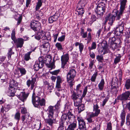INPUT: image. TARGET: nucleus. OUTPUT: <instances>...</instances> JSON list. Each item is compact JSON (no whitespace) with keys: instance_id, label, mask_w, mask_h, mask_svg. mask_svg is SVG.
I'll use <instances>...</instances> for the list:
<instances>
[{"instance_id":"nucleus-21","label":"nucleus","mask_w":130,"mask_h":130,"mask_svg":"<svg viewBox=\"0 0 130 130\" xmlns=\"http://www.w3.org/2000/svg\"><path fill=\"white\" fill-rule=\"evenodd\" d=\"M76 125V122L72 123L69 125L67 130H74L77 128Z\"/></svg>"},{"instance_id":"nucleus-23","label":"nucleus","mask_w":130,"mask_h":130,"mask_svg":"<svg viewBox=\"0 0 130 130\" xmlns=\"http://www.w3.org/2000/svg\"><path fill=\"white\" fill-rule=\"evenodd\" d=\"M75 45L77 46L79 45V51L81 53H82L84 48V45L82 43H79L78 42H76L75 44Z\"/></svg>"},{"instance_id":"nucleus-50","label":"nucleus","mask_w":130,"mask_h":130,"mask_svg":"<svg viewBox=\"0 0 130 130\" xmlns=\"http://www.w3.org/2000/svg\"><path fill=\"white\" fill-rule=\"evenodd\" d=\"M65 36L62 35L60 37H59L58 39V40L59 41L62 42L64 41L65 39Z\"/></svg>"},{"instance_id":"nucleus-20","label":"nucleus","mask_w":130,"mask_h":130,"mask_svg":"<svg viewBox=\"0 0 130 130\" xmlns=\"http://www.w3.org/2000/svg\"><path fill=\"white\" fill-rule=\"evenodd\" d=\"M125 111L123 110H122L121 112L120 115V117L121 118V126H122L125 122Z\"/></svg>"},{"instance_id":"nucleus-30","label":"nucleus","mask_w":130,"mask_h":130,"mask_svg":"<svg viewBox=\"0 0 130 130\" xmlns=\"http://www.w3.org/2000/svg\"><path fill=\"white\" fill-rule=\"evenodd\" d=\"M96 17L94 15H92L91 18L89 20V24L90 26L91 25L93 22L96 20Z\"/></svg>"},{"instance_id":"nucleus-8","label":"nucleus","mask_w":130,"mask_h":130,"mask_svg":"<svg viewBox=\"0 0 130 130\" xmlns=\"http://www.w3.org/2000/svg\"><path fill=\"white\" fill-rule=\"evenodd\" d=\"M15 29H13L12 30L11 34V38L16 43V46L17 48H21L23 47L24 43V39L21 38H18L17 39L15 36Z\"/></svg>"},{"instance_id":"nucleus-4","label":"nucleus","mask_w":130,"mask_h":130,"mask_svg":"<svg viewBox=\"0 0 130 130\" xmlns=\"http://www.w3.org/2000/svg\"><path fill=\"white\" fill-rule=\"evenodd\" d=\"M51 62V59L47 57L43 59L41 57H39L38 61L35 62L34 66V69L35 71H38L40 69L42 68L45 63L47 65L50 64Z\"/></svg>"},{"instance_id":"nucleus-52","label":"nucleus","mask_w":130,"mask_h":130,"mask_svg":"<svg viewBox=\"0 0 130 130\" xmlns=\"http://www.w3.org/2000/svg\"><path fill=\"white\" fill-rule=\"evenodd\" d=\"M61 68L63 69H64L65 68L67 67V62L61 61Z\"/></svg>"},{"instance_id":"nucleus-54","label":"nucleus","mask_w":130,"mask_h":130,"mask_svg":"<svg viewBox=\"0 0 130 130\" xmlns=\"http://www.w3.org/2000/svg\"><path fill=\"white\" fill-rule=\"evenodd\" d=\"M109 98L108 97H106L103 100L102 104V106H104L105 104L106 103L108 100Z\"/></svg>"},{"instance_id":"nucleus-49","label":"nucleus","mask_w":130,"mask_h":130,"mask_svg":"<svg viewBox=\"0 0 130 130\" xmlns=\"http://www.w3.org/2000/svg\"><path fill=\"white\" fill-rule=\"evenodd\" d=\"M106 46H105L104 47H99L98 49V51L100 53H102L103 52L104 49H105L106 47Z\"/></svg>"},{"instance_id":"nucleus-11","label":"nucleus","mask_w":130,"mask_h":130,"mask_svg":"<svg viewBox=\"0 0 130 130\" xmlns=\"http://www.w3.org/2000/svg\"><path fill=\"white\" fill-rule=\"evenodd\" d=\"M41 24L39 21L35 20L32 21L31 22V28L35 31H38L41 27Z\"/></svg>"},{"instance_id":"nucleus-7","label":"nucleus","mask_w":130,"mask_h":130,"mask_svg":"<svg viewBox=\"0 0 130 130\" xmlns=\"http://www.w3.org/2000/svg\"><path fill=\"white\" fill-rule=\"evenodd\" d=\"M19 83L13 79L10 80L9 85V87L8 91V95L13 97L15 95L16 90L18 87Z\"/></svg>"},{"instance_id":"nucleus-9","label":"nucleus","mask_w":130,"mask_h":130,"mask_svg":"<svg viewBox=\"0 0 130 130\" xmlns=\"http://www.w3.org/2000/svg\"><path fill=\"white\" fill-rule=\"evenodd\" d=\"M130 92L127 91L122 93L118 96L117 98L118 100L122 101V104L127 100H130Z\"/></svg>"},{"instance_id":"nucleus-61","label":"nucleus","mask_w":130,"mask_h":130,"mask_svg":"<svg viewBox=\"0 0 130 130\" xmlns=\"http://www.w3.org/2000/svg\"><path fill=\"white\" fill-rule=\"evenodd\" d=\"M36 14H38L41 17H42L43 15V13L41 11L39 10L36 12Z\"/></svg>"},{"instance_id":"nucleus-43","label":"nucleus","mask_w":130,"mask_h":130,"mask_svg":"<svg viewBox=\"0 0 130 130\" xmlns=\"http://www.w3.org/2000/svg\"><path fill=\"white\" fill-rule=\"evenodd\" d=\"M28 119L26 118L25 115H23L21 116V120L22 122H24V123H26L27 122Z\"/></svg>"},{"instance_id":"nucleus-25","label":"nucleus","mask_w":130,"mask_h":130,"mask_svg":"<svg viewBox=\"0 0 130 130\" xmlns=\"http://www.w3.org/2000/svg\"><path fill=\"white\" fill-rule=\"evenodd\" d=\"M77 119L79 122V127L82 126H86V123L82 117H78Z\"/></svg>"},{"instance_id":"nucleus-12","label":"nucleus","mask_w":130,"mask_h":130,"mask_svg":"<svg viewBox=\"0 0 130 130\" xmlns=\"http://www.w3.org/2000/svg\"><path fill=\"white\" fill-rule=\"evenodd\" d=\"M67 115L66 114H63L61 116V121L59 125L63 127H66L68 125V123L66 120H67Z\"/></svg>"},{"instance_id":"nucleus-32","label":"nucleus","mask_w":130,"mask_h":130,"mask_svg":"<svg viewBox=\"0 0 130 130\" xmlns=\"http://www.w3.org/2000/svg\"><path fill=\"white\" fill-rule=\"evenodd\" d=\"M19 71L21 74L22 75H25L26 72V71L25 68H18Z\"/></svg>"},{"instance_id":"nucleus-60","label":"nucleus","mask_w":130,"mask_h":130,"mask_svg":"<svg viewBox=\"0 0 130 130\" xmlns=\"http://www.w3.org/2000/svg\"><path fill=\"white\" fill-rule=\"evenodd\" d=\"M129 118L128 117H127V116H126V123L127 125L130 127V120L129 119Z\"/></svg>"},{"instance_id":"nucleus-57","label":"nucleus","mask_w":130,"mask_h":130,"mask_svg":"<svg viewBox=\"0 0 130 130\" xmlns=\"http://www.w3.org/2000/svg\"><path fill=\"white\" fill-rule=\"evenodd\" d=\"M125 23L123 21H120L119 22L118 26L124 27Z\"/></svg>"},{"instance_id":"nucleus-40","label":"nucleus","mask_w":130,"mask_h":130,"mask_svg":"<svg viewBox=\"0 0 130 130\" xmlns=\"http://www.w3.org/2000/svg\"><path fill=\"white\" fill-rule=\"evenodd\" d=\"M31 52H29L26 54L24 56V58L26 61L28 60L30 58V55Z\"/></svg>"},{"instance_id":"nucleus-44","label":"nucleus","mask_w":130,"mask_h":130,"mask_svg":"<svg viewBox=\"0 0 130 130\" xmlns=\"http://www.w3.org/2000/svg\"><path fill=\"white\" fill-rule=\"evenodd\" d=\"M121 56L119 55L116 57V58L114 60V63L116 64L120 61V60Z\"/></svg>"},{"instance_id":"nucleus-26","label":"nucleus","mask_w":130,"mask_h":130,"mask_svg":"<svg viewBox=\"0 0 130 130\" xmlns=\"http://www.w3.org/2000/svg\"><path fill=\"white\" fill-rule=\"evenodd\" d=\"M82 98H81L79 99L73 101L74 106H75L78 107L82 104Z\"/></svg>"},{"instance_id":"nucleus-14","label":"nucleus","mask_w":130,"mask_h":130,"mask_svg":"<svg viewBox=\"0 0 130 130\" xmlns=\"http://www.w3.org/2000/svg\"><path fill=\"white\" fill-rule=\"evenodd\" d=\"M71 110H70L67 113L68 119L70 123H74L76 122L75 121V117L74 115L73 114L71 111Z\"/></svg>"},{"instance_id":"nucleus-28","label":"nucleus","mask_w":130,"mask_h":130,"mask_svg":"<svg viewBox=\"0 0 130 130\" xmlns=\"http://www.w3.org/2000/svg\"><path fill=\"white\" fill-rule=\"evenodd\" d=\"M60 13L58 11H56L55 14L52 16L54 20L55 21H57L58 19V18L60 16Z\"/></svg>"},{"instance_id":"nucleus-47","label":"nucleus","mask_w":130,"mask_h":130,"mask_svg":"<svg viewBox=\"0 0 130 130\" xmlns=\"http://www.w3.org/2000/svg\"><path fill=\"white\" fill-rule=\"evenodd\" d=\"M48 118L49 119L47 120V122L50 125H52L53 123V121L52 119L53 118Z\"/></svg>"},{"instance_id":"nucleus-1","label":"nucleus","mask_w":130,"mask_h":130,"mask_svg":"<svg viewBox=\"0 0 130 130\" xmlns=\"http://www.w3.org/2000/svg\"><path fill=\"white\" fill-rule=\"evenodd\" d=\"M127 0H121L120 1V7L119 12L117 14V11L113 10L111 14L109 13L105 17V22H106L109 21L108 23L112 25L116 18L117 20H119L121 17L123 15V14L124 12L125 9L126 7V3Z\"/></svg>"},{"instance_id":"nucleus-13","label":"nucleus","mask_w":130,"mask_h":130,"mask_svg":"<svg viewBox=\"0 0 130 130\" xmlns=\"http://www.w3.org/2000/svg\"><path fill=\"white\" fill-rule=\"evenodd\" d=\"M29 93V92L26 93L25 92H21L20 95L18 96V98L22 101L24 102L26 100Z\"/></svg>"},{"instance_id":"nucleus-42","label":"nucleus","mask_w":130,"mask_h":130,"mask_svg":"<svg viewBox=\"0 0 130 130\" xmlns=\"http://www.w3.org/2000/svg\"><path fill=\"white\" fill-rule=\"evenodd\" d=\"M122 71L120 70L119 71L118 73V75L117 77L119 79L120 82H121L122 80Z\"/></svg>"},{"instance_id":"nucleus-48","label":"nucleus","mask_w":130,"mask_h":130,"mask_svg":"<svg viewBox=\"0 0 130 130\" xmlns=\"http://www.w3.org/2000/svg\"><path fill=\"white\" fill-rule=\"evenodd\" d=\"M88 87L87 86H86L83 91L82 96L83 97H84L86 95Z\"/></svg>"},{"instance_id":"nucleus-46","label":"nucleus","mask_w":130,"mask_h":130,"mask_svg":"<svg viewBox=\"0 0 130 130\" xmlns=\"http://www.w3.org/2000/svg\"><path fill=\"white\" fill-rule=\"evenodd\" d=\"M96 59L99 62H102L103 60V56L102 55H97L96 57Z\"/></svg>"},{"instance_id":"nucleus-62","label":"nucleus","mask_w":130,"mask_h":130,"mask_svg":"<svg viewBox=\"0 0 130 130\" xmlns=\"http://www.w3.org/2000/svg\"><path fill=\"white\" fill-rule=\"evenodd\" d=\"M101 31V29H99L97 31L96 34V36L99 38V37L100 36V33Z\"/></svg>"},{"instance_id":"nucleus-51","label":"nucleus","mask_w":130,"mask_h":130,"mask_svg":"<svg viewBox=\"0 0 130 130\" xmlns=\"http://www.w3.org/2000/svg\"><path fill=\"white\" fill-rule=\"evenodd\" d=\"M60 70L58 69L55 70L53 71L50 72V73L52 75H57L59 72Z\"/></svg>"},{"instance_id":"nucleus-15","label":"nucleus","mask_w":130,"mask_h":130,"mask_svg":"<svg viewBox=\"0 0 130 130\" xmlns=\"http://www.w3.org/2000/svg\"><path fill=\"white\" fill-rule=\"evenodd\" d=\"M55 108L54 106H49L47 111L48 112V117L52 118L53 117V115L54 111H55V110L54 109Z\"/></svg>"},{"instance_id":"nucleus-39","label":"nucleus","mask_w":130,"mask_h":130,"mask_svg":"<svg viewBox=\"0 0 130 130\" xmlns=\"http://www.w3.org/2000/svg\"><path fill=\"white\" fill-rule=\"evenodd\" d=\"M55 46L57 48L58 50H63L62 45L59 43H57L55 44Z\"/></svg>"},{"instance_id":"nucleus-10","label":"nucleus","mask_w":130,"mask_h":130,"mask_svg":"<svg viewBox=\"0 0 130 130\" xmlns=\"http://www.w3.org/2000/svg\"><path fill=\"white\" fill-rule=\"evenodd\" d=\"M105 4L103 3H99L95 10V12L100 16L102 15L104 13L105 10Z\"/></svg>"},{"instance_id":"nucleus-6","label":"nucleus","mask_w":130,"mask_h":130,"mask_svg":"<svg viewBox=\"0 0 130 130\" xmlns=\"http://www.w3.org/2000/svg\"><path fill=\"white\" fill-rule=\"evenodd\" d=\"M76 72L75 70L73 69H70L67 75V81L71 88H72L74 84V78L76 76Z\"/></svg>"},{"instance_id":"nucleus-34","label":"nucleus","mask_w":130,"mask_h":130,"mask_svg":"<svg viewBox=\"0 0 130 130\" xmlns=\"http://www.w3.org/2000/svg\"><path fill=\"white\" fill-rule=\"evenodd\" d=\"M98 74V72H96L94 74L91 76L90 78L92 82H95L96 76Z\"/></svg>"},{"instance_id":"nucleus-37","label":"nucleus","mask_w":130,"mask_h":130,"mask_svg":"<svg viewBox=\"0 0 130 130\" xmlns=\"http://www.w3.org/2000/svg\"><path fill=\"white\" fill-rule=\"evenodd\" d=\"M96 43L95 42H93L91 44V47H89L88 48L89 50L95 49L96 48Z\"/></svg>"},{"instance_id":"nucleus-18","label":"nucleus","mask_w":130,"mask_h":130,"mask_svg":"<svg viewBox=\"0 0 130 130\" xmlns=\"http://www.w3.org/2000/svg\"><path fill=\"white\" fill-rule=\"evenodd\" d=\"M87 1V0H80L77 4V9L83 8L86 4Z\"/></svg>"},{"instance_id":"nucleus-36","label":"nucleus","mask_w":130,"mask_h":130,"mask_svg":"<svg viewBox=\"0 0 130 130\" xmlns=\"http://www.w3.org/2000/svg\"><path fill=\"white\" fill-rule=\"evenodd\" d=\"M125 86L126 89H128L130 88V79H128L126 81Z\"/></svg>"},{"instance_id":"nucleus-56","label":"nucleus","mask_w":130,"mask_h":130,"mask_svg":"<svg viewBox=\"0 0 130 130\" xmlns=\"http://www.w3.org/2000/svg\"><path fill=\"white\" fill-rule=\"evenodd\" d=\"M95 62L94 60H92L90 62L89 64V67L90 69L92 68L93 66V65Z\"/></svg>"},{"instance_id":"nucleus-58","label":"nucleus","mask_w":130,"mask_h":130,"mask_svg":"<svg viewBox=\"0 0 130 130\" xmlns=\"http://www.w3.org/2000/svg\"><path fill=\"white\" fill-rule=\"evenodd\" d=\"M48 21L50 23H52L54 21H55L54 20L52 16L50 17L48 19Z\"/></svg>"},{"instance_id":"nucleus-59","label":"nucleus","mask_w":130,"mask_h":130,"mask_svg":"<svg viewBox=\"0 0 130 130\" xmlns=\"http://www.w3.org/2000/svg\"><path fill=\"white\" fill-rule=\"evenodd\" d=\"M21 113L22 114H24L26 112V110L24 107H21Z\"/></svg>"},{"instance_id":"nucleus-19","label":"nucleus","mask_w":130,"mask_h":130,"mask_svg":"<svg viewBox=\"0 0 130 130\" xmlns=\"http://www.w3.org/2000/svg\"><path fill=\"white\" fill-rule=\"evenodd\" d=\"M71 98L73 101L81 98L79 97V95L77 94L75 92L73 91H71Z\"/></svg>"},{"instance_id":"nucleus-16","label":"nucleus","mask_w":130,"mask_h":130,"mask_svg":"<svg viewBox=\"0 0 130 130\" xmlns=\"http://www.w3.org/2000/svg\"><path fill=\"white\" fill-rule=\"evenodd\" d=\"M123 29L124 27L118 26L116 27V29L114 32L116 36H119L121 34H123Z\"/></svg>"},{"instance_id":"nucleus-38","label":"nucleus","mask_w":130,"mask_h":130,"mask_svg":"<svg viewBox=\"0 0 130 130\" xmlns=\"http://www.w3.org/2000/svg\"><path fill=\"white\" fill-rule=\"evenodd\" d=\"M78 13V15H79L82 16L83 14L84 13V10L83 8L81 9H77Z\"/></svg>"},{"instance_id":"nucleus-5","label":"nucleus","mask_w":130,"mask_h":130,"mask_svg":"<svg viewBox=\"0 0 130 130\" xmlns=\"http://www.w3.org/2000/svg\"><path fill=\"white\" fill-rule=\"evenodd\" d=\"M32 102L34 106L38 108H40V106H45V100L36 95L35 93H33L32 95Z\"/></svg>"},{"instance_id":"nucleus-53","label":"nucleus","mask_w":130,"mask_h":130,"mask_svg":"<svg viewBox=\"0 0 130 130\" xmlns=\"http://www.w3.org/2000/svg\"><path fill=\"white\" fill-rule=\"evenodd\" d=\"M56 82L61 83L62 82V78L60 76H58L57 77Z\"/></svg>"},{"instance_id":"nucleus-45","label":"nucleus","mask_w":130,"mask_h":130,"mask_svg":"<svg viewBox=\"0 0 130 130\" xmlns=\"http://www.w3.org/2000/svg\"><path fill=\"white\" fill-rule=\"evenodd\" d=\"M17 15L19 16L18 17V19H17L18 22L17 23V25H18L20 24L21 22L22 19V16H20V15L18 14H17Z\"/></svg>"},{"instance_id":"nucleus-64","label":"nucleus","mask_w":130,"mask_h":130,"mask_svg":"<svg viewBox=\"0 0 130 130\" xmlns=\"http://www.w3.org/2000/svg\"><path fill=\"white\" fill-rule=\"evenodd\" d=\"M80 130H87L86 126H82L79 127Z\"/></svg>"},{"instance_id":"nucleus-22","label":"nucleus","mask_w":130,"mask_h":130,"mask_svg":"<svg viewBox=\"0 0 130 130\" xmlns=\"http://www.w3.org/2000/svg\"><path fill=\"white\" fill-rule=\"evenodd\" d=\"M69 59V57L68 54H66L62 56L61 57V61L67 62Z\"/></svg>"},{"instance_id":"nucleus-41","label":"nucleus","mask_w":130,"mask_h":130,"mask_svg":"<svg viewBox=\"0 0 130 130\" xmlns=\"http://www.w3.org/2000/svg\"><path fill=\"white\" fill-rule=\"evenodd\" d=\"M111 47L113 51L115 50V49L117 48V44L113 42V43H111Z\"/></svg>"},{"instance_id":"nucleus-35","label":"nucleus","mask_w":130,"mask_h":130,"mask_svg":"<svg viewBox=\"0 0 130 130\" xmlns=\"http://www.w3.org/2000/svg\"><path fill=\"white\" fill-rule=\"evenodd\" d=\"M12 48H10L8 50V52L7 53V56L9 59H10L11 58V55L14 54V52H12Z\"/></svg>"},{"instance_id":"nucleus-33","label":"nucleus","mask_w":130,"mask_h":130,"mask_svg":"<svg viewBox=\"0 0 130 130\" xmlns=\"http://www.w3.org/2000/svg\"><path fill=\"white\" fill-rule=\"evenodd\" d=\"M35 93V94H36L37 96H39L40 95L41 92L40 89L38 88H35V89L33 90V93Z\"/></svg>"},{"instance_id":"nucleus-63","label":"nucleus","mask_w":130,"mask_h":130,"mask_svg":"<svg viewBox=\"0 0 130 130\" xmlns=\"http://www.w3.org/2000/svg\"><path fill=\"white\" fill-rule=\"evenodd\" d=\"M126 108H127L130 111V102L127 103Z\"/></svg>"},{"instance_id":"nucleus-27","label":"nucleus","mask_w":130,"mask_h":130,"mask_svg":"<svg viewBox=\"0 0 130 130\" xmlns=\"http://www.w3.org/2000/svg\"><path fill=\"white\" fill-rule=\"evenodd\" d=\"M78 111L79 113H80L82 111L85 109L84 105L82 103L78 107Z\"/></svg>"},{"instance_id":"nucleus-17","label":"nucleus","mask_w":130,"mask_h":130,"mask_svg":"<svg viewBox=\"0 0 130 130\" xmlns=\"http://www.w3.org/2000/svg\"><path fill=\"white\" fill-rule=\"evenodd\" d=\"M36 78L34 77L32 78L31 80L29 79L27 81L26 84L28 87H29L30 85H31V90H32L33 89L34 87V84L36 81Z\"/></svg>"},{"instance_id":"nucleus-24","label":"nucleus","mask_w":130,"mask_h":130,"mask_svg":"<svg viewBox=\"0 0 130 130\" xmlns=\"http://www.w3.org/2000/svg\"><path fill=\"white\" fill-rule=\"evenodd\" d=\"M105 82L103 79H102L98 85L99 89L100 91H102L104 87Z\"/></svg>"},{"instance_id":"nucleus-55","label":"nucleus","mask_w":130,"mask_h":130,"mask_svg":"<svg viewBox=\"0 0 130 130\" xmlns=\"http://www.w3.org/2000/svg\"><path fill=\"white\" fill-rule=\"evenodd\" d=\"M107 129L108 130H112L111 124L110 122H109L107 123Z\"/></svg>"},{"instance_id":"nucleus-3","label":"nucleus","mask_w":130,"mask_h":130,"mask_svg":"<svg viewBox=\"0 0 130 130\" xmlns=\"http://www.w3.org/2000/svg\"><path fill=\"white\" fill-rule=\"evenodd\" d=\"M99 102L96 100V102L93 103V111L94 113L93 112H88L87 113V120L89 123H92L94 120V118H93L97 116L100 113V110L99 108V107L98 104Z\"/></svg>"},{"instance_id":"nucleus-29","label":"nucleus","mask_w":130,"mask_h":130,"mask_svg":"<svg viewBox=\"0 0 130 130\" xmlns=\"http://www.w3.org/2000/svg\"><path fill=\"white\" fill-rule=\"evenodd\" d=\"M45 1L46 0H38V2L36 7V10H37L39 9L40 7L41 6L42 4V1Z\"/></svg>"},{"instance_id":"nucleus-31","label":"nucleus","mask_w":130,"mask_h":130,"mask_svg":"<svg viewBox=\"0 0 130 130\" xmlns=\"http://www.w3.org/2000/svg\"><path fill=\"white\" fill-rule=\"evenodd\" d=\"M14 119L15 120L17 121L18 122L20 118V113L19 112H16L14 115Z\"/></svg>"},{"instance_id":"nucleus-2","label":"nucleus","mask_w":130,"mask_h":130,"mask_svg":"<svg viewBox=\"0 0 130 130\" xmlns=\"http://www.w3.org/2000/svg\"><path fill=\"white\" fill-rule=\"evenodd\" d=\"M35 39L38 40L41 39L40 41H42L43 43L41 47L42 50L45 51H47V48H49L50 47L49 41H51V39L50 33L49 32H46L43 30H41L35 35Z\"/></svg>"}]
</instances>
